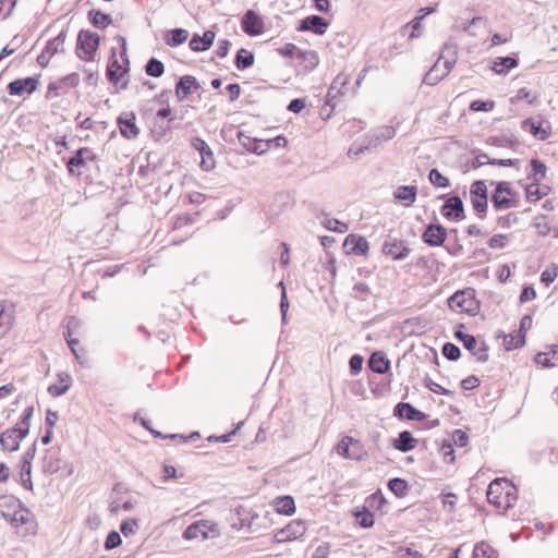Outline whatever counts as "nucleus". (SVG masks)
<instances>
[{
    "mask_svg": "<svg viewBox=\"0 0 558 558\" xmlns=\"http://www.w3.org/2000/svg\"><path fill=\"white\" fill-rule=\"evenodd\" d=\"M549 191L548 186L541 187L539 182L531 183L525 187L526 198L530 202H536L547 195Z\"/></svg>",
    "mask_w": 558,
    "mask_h": 558,
    "instance_id": "obj_42",
    "label": "nucleus"
},
{
    "mask_svg": "<svg viewBox=\"0 0 558 558\" xmlns=\"http://www.w3.org/2000/svg\"><path fill=\"white\" fill-rule=\"evenodd\" d=\"M441 351H442L444 356L449 361H457L461 355L460 348L451 342H446L442 345Z\"/></svg>",
    "mask_w": 558,
    "mask_h": 558,
    "instance_id": "obj_54",
    "label": "nucleus"
},
{
    "mask_svg": "<svg viewBox=\"0 0 558 558\" xmlns=\"http://www.w3.org/2000/svg\"><path fill=\"white\" fill-rule=\"evenodd\" d=\"M300 60H303L305 62H307L311 66V69L315 68L318 62H319V59H318V54L316 51H313V50H308V51H299V58Z\"/></svg>",
    "mask_w": 558,
    "mask_h": 558,
    "instance_id": "obj_58",
    "label": "nucleus"
},
{
    "mask_svg": "<svg viewBox=\"0 0 558 558\" xmlns=\"http://www.w3.org/2000/svg\"><path fill=\"white\" fill-rule=\"evenodd\" d=\"M145 72L148 76L160 77L165 73V65L160 60L153 57L147 61Z\"/></svg>",
    "mask_w": 558,
    "mask_h": 558,
    "instance_id": "obj_44",
    "label": "nucleus"
},
{
    "mask_svg": "<svg viewBox=\"0 0 558 558\" xmlns=\"http://www.w3.org/2000/svg\"><path fill=\"white\" fill-rule=\"evenodd\" d=\"M322 225L333 232L344 233L348 231V225L342 222L336 218H330L328 215H324V220H322Z\"/></svg>",
    "mask_w": 558,
    "mask_h": 558,
    "instance_id": "obj_45",
    "label": "nucleus"
},
{
    "mask_svg": "<svg viewBox=\"0 0 558 558\" xmlns=\"http://www.w3.org/2000/svg\"><path fill=\"white\" fill-rule=\"evenodd\" d=\"M495 186L490 202L496 210H507L518 206L517 192L512 190L508 181L490 182Z\"/></svg>",
    "mask_w": 558,
    "mask_h": 558,
    "instance_id": "obj_1",
    "label": "nucleus"
},
{
    "mask_svg": "<svg viewBox=\"0 0 558 558\" xmlns=\"http://www.w3.org/2000/svg\"><path fill=\"white\" fill-rule=\"evenodd\" d=\"M546 126H544V122L542 120L535 121L534 118L524 119L521 122L522 130L530 132L535 138L539 141H545L550 135V125L546 122Z\"/></svg>",
    "mask_w": 558,
    "mask_h": 558,
    "instance_id": "obj_18",
    "label": "nucleus"
},
{
    "mask_svg": "<svg viewBox=\"0 0 558 558\" xmlns=\"http://www.w3.org/2000/svg\"><path fill=\"white\" fill-rule=\"evenodd\" d=\"M558 276V267L556 265H553L551 267L546 268L541 274V281L545 283L546 286H549L555 281V279Z\"/></svg>",
    "mask_w": 558,
    "mask_h": 558,
    "instance_id": "obj_59",
    "label": "nucleus"
},
{
    "mask_svg": "<svg viewBox=\"0 0 558 558\" xmlns=\"http://www.w3.org/2000/svg\"><path fill=\"white\" fill-rule=\"evenodd\" d=\"M450 69L444 63L440 66V61L437 60L435 64L429 69V71L425 74L423 78V83L429 86H435L442 78H445L449 73Z\"/></svg>",
    "mask_w": 558,
    "mask_h": 558,
    "instance_id": "obj_27",
    "label": "nucleus"
},
{
    "mask_svg": "<svg viewBox=\"0 0 558 558\" xmlns=\"http://www.w3.org/2000/svg\"><path fill=\"white\" fill-rule=\"evenodd\" d=\"M96 159L95 153L88 147H82L77 149L68 162L66 168L71 174H75V168L85 166L86 161H93Z\"/></svg>",
    "mask_w": 558,
    "mask_h": 558,
    "instance_id": "obj_19",
    "label": "nucleus"
},
{
    "mask_svg": "<svg viewBox=\"0 0 558 558\" xmlns=\"http://www.w3.org/2000/svg\"><path fill=\"white\" fill-rule=\"evenodd\" d=\"M505 488H510V483L504 478H495L487 488V500L490 504L500 506L501 505V494Z\"/></svg>",
    "mask_w": 558,
    "mask_h": 558,
    "instance_id": "obj_28",
    "label": "nucleus"
},
{
    "mask_svg": "<svg viewBox=\"0 0 558 558\" xmlns=\"http://www.w3.org/2000/svg\"><path fill=\"white\" fill-rule=\"evenodd\" d=\"M38 81L35 77L16 78L9 83L7 89L11 96L32 94L37 88Z\"/></svg>",
    "mask_w": 558,
    "mask_h": 558,
    "instance_id": "obj_17",
    "label": "nucleus"
},
{
    "mask_svg": "<svg viewBox=\"0 0 558 558\" xmlns=\"http://www.w3.org/2000/svg\"><path fill=\"white\" fill-rule=\"evenodd\" d=\"M371 294V288L365 282H357L353 286V298L365 301Z\"/></svg>",
    "mask_w": 558,
    "mask_h": 558,
    "instance_id": "obj_55",
    "label": "nucleus"
},
{
    "mask_svg": "<svg viewBox=\"0 0 558 558\" xmlns=\"http://www.w3.org/2000/svg\"><path fill=\"white\" fill-rule=\"evenodd\" d=\"M347 254L364 256L369 250L367 240L359 234H349L343 242Z\"/></svg>",
    "mask_w": 558,
    "mask_h": 558,
    "instance_id": "obj_12",
    "label": "nucleus"
},
{
    "mask_svg": "<svg viewBox=\"0 0 558 558\" xmlns=\"http://www.w3.org/2000/svg\"><path fill=\"white\" fill-rule=\"evenodd\" d=\"M254 53L247 49L241 48L235 54L234 64L238 70L243 71L254 64Z\"/></svg>",
    "mask_w": 558,
    "mask_h": 558,
    "instance_id": "obj_39",
    "label": "nucleus"
},
{
    "mask_svg": "<svg viewBox=\"0 0 558 558\" xmlns=\"http://www.w3.org/2000/svg\"><path fill=\"white\" fill-rule=\"evenodd\" d=\"M518 66V60L512 57H498L494 60L493 71L497 74H507L511 69Z\"/></svg>",
    "mask_w": 558,
    "mask_h": 558,
    "instance_id": "obj_34",
    "label": "nucleus"
},
{
    "mask_svg": "<svg viewBox=\"0 0 558 558\" xmlns=\"http://www.w3.org/2000/svg\"><path fill=\"white\" fill-rule=\"evenodd\" d=\"M137 530H138V523H137V520H135V519L124 520V521H122V523L120 525V531L125 537L134 535Z\"/></svg>",
    "mask_w": 558,
    "mask_h": 558,
    "instance_id": "obj_56",
    "label": "nucleus"
},
{
    "mask_svg": "<svg viewBox=\"0 0 558 558\" xmlns=\"http://www.w3.org/2000/svg\"><path fill=\"white\" fill-rule=\"evenodd\" d=\"M238 140L240 144L245 148L246 151L252 153V147L256 144V137H251L250 135L245 134L243 131H239Z\"/></svg>",
    "mask_w": 558,
    "mask_h": 558,
    "instance_id": "obj_62",
    "label": "nucleus"
},
{
    "mask_svg": "<svg viewBox=\"0 0 558 558\" xmlns=\"http://www.w3.org/2000/svg\"><path fill=\"white\" fill-rule=\"evenodd\" d=\"M258 515L256 513H252L251 511L246 510L244 507H238L235 509V512L231 514L230 522L231 526L241 530L243 527H251L253 520L257 518Z\"/></svg>",
    "mask_w": 558,
    "mask_h": 558,
    "instance_id": "obj_24",
    "label": "nucleus"
},
{
    "mask_svg": "<svg viewBox=\"0 0 558 558\" xmlns=\"http://www.w3.org/2000/svg\"><path fill=\"white\" fill-rule=\"evenodd\" d=\"M416 185H400L393 192L396 201L403 202L405 206L412 205L416 201Z\"/></svg>",
    "mask_w": 558,
    "mask_h": 558,
    "instance_id": "obj_31",
    "label": "nucleus"
},
{
    "mask_svg": "<svg viewBox=\"0 0 558 558\" xmlns=\"http://www.w3.org/2000/svg\"><path fill=\"white\" fill-rule=\"evenodd\" d=\"M216 38V34L213 31H206L202 36L194 34L190 39V49L194 52H202L208 50Z\"/></svg>",
    "mask_w": 558,
    "mask_h": 558,
    "instance_id": "obj_23",
    "label": "nucleus"
},
{
    "mask_svg": "<svg viewBox=\"0 0 558 558\" xmlns=\"http://www.w3.org/2000/svg\"><path fill=\"white\" fill-rule=\"evenodd\" d=\"M89 22L97 28L104 29L112 23V17L108 13H104L100 10L93 9L88 11Z\"/></svg>",
    "mask_w": 558,
    "mask_h": 558,
    "instance_id": "obj_35",
    "label": "nucleus"
},
{
    "mask_svg": "<svg viewBox=\"0 0 558 558\" xmlns=\"http://www.w3.org/2000/svg\"><path fill=\"white\" fill-rule=\"evenodd\" d=\"M425 387L428 388L434 393H438V395H442V396H449V397H453V395H454L453 391H451V390H449L447 388H444L442 386H440L439 384L435 383L430 378H426L425 379Z\"/></svg>",
    "mask_w": 558,
    "mask_h": 558,
    "instance_id": "obj_57",
    "label": "nucleus"
},
{
    "mask_svg": "<svg viewBox=\"0 0 558 558\" xmlns=\"http://www.w3.org/2000/svg\"><path fill=\"white\" fill-rule=\"evenodd\" d=\"M457 58H458L457 45L452 44V43H446L438 60L440 61L441 59H444V63L450 70H452V68L454 66V64L457 62Z\"/></svg>",
    "mask_w": 558,
    "mask_h": 558,
    "instance_id": "obj_36",
    "label": "nucleus"
},
{
    "mask_svg": "<svg viewBox=\"0 0 558 558\" xmlns=\"http://www.w3.org/2000/svg\"><path fill=\"white\" fill-rule=\"evenodd\" d=\"M428 179L437 187H448L450 185L449 179L442 175L436 168L429 171Z\"/></svg>",
    "mask_w": 558,
    "mask_h": 558,
    "instance_id": "obj_53",
    "label": "nucleus"
},
{
    "mask_svg": "<svg viewBox=\"0 0 558 558\" xmlns=\"http://www.w3.org/2000/svg\"><path fill=\"white\" fill-rule=\"evenodd\" d=\"M388 487L397 497H404L408 493V483L400 477L391 478Z\"/></svg>",
    "mask_w": 558,
    "mask_h": 558,
    "instance_id": "obj_49",
    "label": "nucleus"
},
{
    "mask_svg": "<svg viewBox=\"0 0 558 558\" xmlns=\"http://www.w3.org/2000/svg\"><path fill=\"white\" fill-rule=\"evenodd\" d=\"M276 509L279 513L290 515L295 512L294 499L291 496H281L276 500Z\"/></svg>",
    "mask_w": 558,
    "mask_h": 558,
    "instance_id": "obj_40",
    "label": "nucleus"
},
{
    "mask_svg": "<svg viewBox=\"0 0 558 558\" xmlns=\"http://www.w3.org/2000/svg\"><path fill=\"white\" fill-rule=\"evenodd\" d=\"M367 365L374 373L385 374L390 368V361L383 351H375L371 354Z\"/></svg>",
    "mask_w": 558,
    "mask_h": 558,
    "instance_id": "obj_29",
    "label": "nucleus"
},
{
    "mask_svg": "<svg viewBox=\"0 0 558 558\" xmlns=\"http://www.w3.org/2000/svg\"><path fill=\"white\" fill-rule=\"evenodd\" d=\"M448 305L452 311L466 313L472 316L476 315L480 310V304L473 289L457 291L448 299Z\"/></svg>",
    "mask_w": 558,
    "mask_h": 558,
    "instance_id": "obj_2",
    "label": "nucleus"
},
{
    "mask_svg": "<svg viewBox=\"0 0 558 558\" xmlns=\"http://www.w3.org/2000/svg\"><path fill=\"white\" fill-rule=\"evenodd\" d=\"M396 130L393 126L384 125L365 135L364 142L369 150L376 149L383 142L393 138Z\"/></svg>",
    "mask_w": 558,
    "mask_h": 558,
    "instance_id": "obj_9",
    "label": "nucleus"
},
{
    "mask_svg": "<svg viewBox=\"0 0 558 558\" xmlns=\"http://www.w3.org/2000/svg\"><path fill=\"white\" fill-rule=\"evenodd\" d=\"M306 531L304 522L296 520L289 523L286 527L279 530L275 538L278 543L296 539L304 535Z\"/></svg>",
    "mask_w": 558,
    "mask_h": 558,
    "instance_id": "obj_16",
    "label": "nucleus"
},
{
    "mask_svg": "<svg viewBox=\"0 0 558 558\" xmlns=\"http://www.w3.org/2000/svg\"><path fill=\"white\" fill-rule=\"evenodd\" d=\"M189 32L184 28H174L167 33L165 41L170 47H177L186 41Z\"/></svg>",
    "mask_w": 558,
    "mask_h": 558,
    "instance_id": "obj_37",
    "label": "nucleus"
},
{
    "mask_svg": "<svg viewBox=\"0 0 558 558\" xmlns=\"http://www.w3.org/2000/svg\"><path fill=\"white\" fill-rule=\"evenodd\" d=\"M441 215L449 220L460 221L464 219V205L460 196L448 197L441 206Z\"/></svg>",
    "mask_w": 558,
    "mask_h": 558,
    "instance_id": "obj_7",
    "label": "nucleus"
},
{
    "mask_svg": "<svg viewBox=\"0 0 558 558\" xmlns=\"http://www.w3.org/2000/svg\"><path fill=\"white\" fill-rule=\"evenodd\" d=\"M192 147L202 156L201 167L205 171H209L215 167L214 153L209 145L201 137H194L191 142Z\"/></svg>",
    "mask_w": 558,
    "mask_h": 558,
    "instance_id": "obj_14",
    "label": "nucleus"
},
{
    "mask_svg": "<svg viewBox=\"0 0 558 558\" xmlns=\"http://www.w3.org/2000/svg\"><path fill=\"white\" fill-rule=\"evenodd\" d=\"M122 543V538L117 531H111L105 541V548L111 550Z\"/></svg>",
    "mask_w": 558,
    "mask_h": 558,
    "instance_id": "obj_64",
    "label": "nucleus"
},
{
    "mask_svg": "<svg viewBox=\"0 0 558 558\" xmlns=\"http://www.w3.org/2000/svg\"><path fill=\"white\" fill-rule=\"evenodd\" d=\"M393 415L409 421H422L426 416L423 412L407 402H399L393 409Z\"/></svg>",
    "mask_w": 558,
    "mask_h": 558,
    "instance_id": "obj_26",
    "label": "nucleus"
},
{
    "mask_svg": "<svg viewBox=\"0 0 558 558\" xmlns=\"http://www.w3.org/2000/svg\"><path fill=\"white\" fill-rule=\"evenodd\" d=\"M355 517L360 526L364 529H368L374 525V514L365 507L363 508V510L357 511L355 513Z\"/></svg>",
    "mask_w": 558,
    "mask_h": 558,
    "instance_id": "obj_52",
    "label": "nucleus"
},
{
    "mask_svg": "<svg viewBox=\"0 0 558 558\" xmlns=\"http://www.w3.org/2000/svg\"><path fill=\"white\" fill-rule=\"evenodd\" d=\"M463 328V325L461 324L459 326V329L454 331V338L458 339L460 342H462L463 347L468 351H473L476 348L477 341L476 338L473 335L465 333L461 329Z\"/></svg>",
    "mask_w": 558,
    "mask_h": 558,
    "instance_id": "obj_43",
    "label": "nucleus"
},
{
    "mask_svg": "<svg viewBox=\"0 0 558 558\" xmlns=\"http://www.w3.org/2000/svg\"><path fill=\"white\" fill-rule=\"evenodd\" d=\"M68 37V29H62L54 38L49 39L41 53L37 57V62L41 68H46L51 58L57 53H64V43Z\"/></svg>",
    "mask_w": 558,
    "mask_h": 558,
    "instance_id": "obj_5",
    "label": "nucleus"
},
{
    "mask_svg": "<svg viewBox=\"0 0 558 558\" xmlns=\"http://www.w3.org/2000/svg\"><path fill=\"white\" fill-rule=\"evenodd\" d=\"M365 151H369V148L368 146L366 145V143L363 141L362 144H357L356 142L353 143L351 145V147L349 148L348 150V157L349 158H353V159H357L362 154H364Z\"/></svg>",
    "mask_w": 558,
    "mask_h": 558,
    "instance_id": "obj_60",
    "label": "nucleus"
},
{
    "mask_svg": "<svg viewBox=\"0 0 558 558\" xmlns=\"http://www.w3.org/2000/svg\"><path fill=\"white\" fill-rule=\"evenodd\" d=\"M20 432L19 429H15L14 427L8 428L7 430L0 433V446L2 450L13 452L19 450L20 442L25 437H19Z\"/></svg>",
    "mask_w": 558,
    "mask_h": 558,
    "instance_id": "obj_22",
    "label": "nucleus"
},
{
    "mask_svg": "<svg viewBox=\"0 0 558 558\" xmlns=\"http://www.w3.org/2000/svg\"><path fill=\"white\" fill-rule=\"evenodd\" d=\"M128 71V66L122 69L121 64L116 59V51L112 49L111 58L106 72L108 81L112 84H117Z\"/></svg>",
    "mask_w": 558,
    "mask_h": 558,
    "instance_id": "obj_32",
    "label": "nucleus"
},
{
    "mask_svg": "<svg viewBox=\"0 0 558 558\" xmlns=\"http://www.w3.org/2000/svg\"><path fill=\"white\" fill-rule=\"evenodd\" d=\"M351 447H357L359 449L362 448V444L360 440L354 439L350 436H344L338 444H337V452L338 454L352 460H362V456L356 452H351Z\"/></svg>",
    "mask_w": 558,
    "mask_h": 558,
    "instance_id": "obj_25",
    "label": "nucleus"
},
{
    "mask_svg": "<svg viewBox=\"0 0 558 558\" xmlns=\"http://www.w3.org/2000/svg\"><path fill=\"white\" fill-rule=\"evenodd\" d=\"M534 361L542 367H553L558 364V361L553 357L551 345L548 348V351L537 353Z\"/></svg>",
    "mask_w": 558,
    "mask_h": 558,
    "instance_id": "obj_50",
    "label": "nucleus"
},
{
    "mask_svg": "<svg viewBox=\"0 0 558 558\" xmlns=\"http://www.w3.org/2000/svg\"><path fill=\"white\" fill-rule=\"evenodd\" d=\"M201 88L196 77L192 75H183L175 85V95L180 101L186 98L193 92Z\"/></svg>",
    "mask_w": 558,
    "mask_h": 558,
    "instance_id": "obj_21",
    "label": "nucleus"
},
{
    "mask_svg": "<svg viewBox=\"0 0 558 558\" xmlns=\"http://www.w3.org/2000/svg\"><path fill=\"white\" fill-rule=\"evenodd\" d=\"M417 442L418 440L414 438L409 430H402L399 433L398 437L392 440V446L401 452H408L414 449Z\"/></svg>",
    "mask_w": 558,
    "mask_h": 558,
    "instance_id": "obj_30",
    "label": "nucleus"
},
{
    "mask_svg": "<svg viewBox=\"0 0 558 558\" xmlns=\"http://www.w3.org/2000/svg\"><path fill=\"white\" fill-rule=\"evenodd\" d=\"M363 361V356L360 354H354L350 357L349 367L351 375L355 376L362 371Z\"/></svg>",
    "mask_w": 558,
    "mask_h": 558,
    "instance_id": "obj_63",
    "label": "nucleus"
},
{
    "mask_svg": "<svg viewBox=\"0 0 558 558\" xmlns=\"http://www.w3.org/2000/svg\"><path fill=\"white\" fill-rule=\"evenodd\" d=\"M329 26V22L319 15H308L300 22L298 31L300 32H312L316 35H323L326 33Z\"/></svg>",
    "mask_w": 558,
    "mask_h": 558,
    "instance_id": "obj_13",
    "label": "nucleus"
},
{
    "mask_svg": "<svg viewBox=\"0 0 558 558\" xmlns=\"http://www.w3.org/2000/svg\"><path fill=\"white\" fill-rule=\"evenodd\" d=\"M100 37L97 33L82 29L77 35L75 53L83 61H93L99 47Z\"/></svg>",
    "mask_w": 558,
    "mask_h": 558,
    "instance_id": "obj_3",
    "label": "nucleus"
},
{
    "mask_svg": "<svg viewBox=\"0 0 558 558\" xmlns=\"http://www.w3.org/2000/svg\"><path fill=\"white\" fill-rule=\"evenodd\" d=\"M447 234V229L441 225L429 223L422 234V240L432 247L440 246L446 241Z\"/></svg>",
    "mask_w": 558,
    "mask_h": 558,
    "instance_id": "obj_10",
    "label": "nucleus"
},
{
    "mask_svg": "<svg viewBox=\"0 0 558 558\" xmlns=\"http://www.w3.org/2000/svg\"><path fill=\"white\" fill-rule=\"evenodd\" d=\"M504 347L507 351L519 349L525 343V335L522 331H512L509 335H502Z\"/></svg>",
    "mask_w": 558,
    "mask_h": 558,
    "instance_id": "obj_33",
    "label": "nucleus"
},
{
    "mask_svg": "<svg viewBox=\"0 0 558 558\" xmlns=\"http://www.w3.org/2000/svg\"><path fill=\"white\" fill-rule=\"evenodd\" d=\"M241 27L246 35L258 36L264 33L265 23L254 10H247L242 17Z\"/></svg>",
    "mask_w": 558,
    "mask_h": 558,
    "instance_id": "obj_8",
    "label": "nucleus"
},
{
    "mask_svg": "<svg viewBox=\"0 0 558 558\" xmlns=\"http://www.w3.org/2000/svg\"><path fill=\"white\" fill-rule=\"evenodd\" d=\"M32 513L27 509H21L15 511L9 519L10 523L14 527H20L29 522Z\"/></svg>",
    "mask_w": 558,
    "mask_h": 558,
    "instance_id": "obj_46",
    "label": "nucleus"
},
{
    "mask_svg": "<svg viewBox=\"0 0 558 558\" xmlns=\"http://www.w3.org/2000/svg\"><path fill=\"white\" fill-rule=\"evenodd\" d=\"M533 226L535 227L537 234L539 236H546L550 233L551 228L549 222L547 221V217L545 215H538L534 218Z\"/></svg>",
    "mask_w": 558,
    "mask_h": 558,
    "instance_id": "obj_51",
    "label": "nucleus"
},
{
    "mask_svg": "<svg viewBox=\"0 0 558 558\" xmlns=\"http://www.w3.org/2000/svg\"><path fill=\"white\" fill-rule=\"evenodd\" d=\"M13 323L12 312L7 308L4 302L0 303V339L8 333Z\"/></svg>",
    "mask_w": 558,
    "mask_h": 558,
    "instance_id": "obj_38",
    "label": "nucleus"
},
{
    "mask_svg": "<svg viewBox=\"0 0 558 558\" xmlns=\"http://www.w3.org/2000/svg\"><path fill=\"white\" fill-rule=\"evenodd\" d=\"M472 558H496V551L488 544L481 542L474 546Z\"/></svg>",
    "mask_w": 558,
    "mask_h": 558,
    "instance_id": "obj_48",
    "label": "nucleus"
},
{
    "mask_svg": "<svg viewBox=\"0 0 558 558\" xmlns=\"http://www.w3.org/2000/svg\"><path fill=\"white\" fill-rule=\"evenodd\" d=\"M410 251L405 242L398 239L389 238L383 244L384 254L391 256L396 260L404 259Z\"/></svg>",
    "mask_w": 558,
    "mask_h": 558,
    "instance_id": "obj_15",
    "label": "nucleus"
},
{
    "mask_svg": "<svg viewBox=\"0 0 558 558\" xmlns=\"http://www.w3.org/2000/svg\"><path fill=\"white\" fill-rule=\"evenodd\" d=\"M470 199L478 217L483 218L488 206V192L484 180H477L471 184Z\"/></svg>",
    "mask_w": 558,
    "mask_h": 558,
    "instance_id": "obj_6",
    "label": "nucleus"
},
{
    "mask_svg": "<svg viewBox=\"0 0 558 558\" xmlns=\"http://www.w3.org/2000/svg\"><path fill=\"white\" fill-rule=\"evenodd\" d=\"M217 536H219L218 526L209 520H199L190 524L182 534V537L186 541L207 539Z\"/></svg>",
    "mask_w": 558,
    "mask_h": 558,
    "instance_id": "obj_4",
    "label": "nucleus"
},
{
    "mask_svg": "<svg viewBox=\"0 0 558 558\" xmlns=\"http://www.w3.org/2000/svg\"><path fill=\"white\" fill-rule=\"evenodd\" d=\"M136 117L134 112H122L118 119L117 124L120 133L128 140H134L140 134V129L135 123Z\"/></svg>",
    "mask_w": 558,
    "mask_h": 558,
    "instance_id": "obj_11",
    "label": "nucleus"
},
{
    "mask_svg": "<svg viewBox=\"0 0 558 558\" xmlns=\"http://www.w3.org/2000/svg\"><path fill=\"white\" fill-rule=\"evenodd\" d=\"M173 119L170 118L167 123L161 122L160 124H157V123L155 124V129H154L153 133L157 140H161L170 133V131H171L170 122Z\"/></svg>",
    "mask_w": 558,
    "mask_h": 558,
    "instance_id": "obj_61",
    "label": "nucleus"
},
{
    "mask_svg": "<svg viewBox=\"0 0 558 558\" xmlns=\"http://www.w3.org/2000/svg\"><path fill=\"white\" fill-rule=\"evenodd\" d=\"M532 172L530 173L529 178L533 180L532 183L541 182L546 177V166L544 162H542L539 159L533 158L530 162Z\"/></svg>",
    "mask_w": 558,
    "mask_h": 558,
    "instance_id": "obj_41",
    "label": "nucleus"
},
{
    "mask_svg": "<svg viewBox=\"0 0 558 558\" xmlns=\"http://www.w3.org/2000/svg\"><path fill=\"white\" fill-rule=\"evenodd\" d=\"M43 468L45 472L50 474L57 473L60 470V460L56 457L54 452L47 451Z\"/></svg>",
    "mask_w": 558,
    "mask_h": 558,
    "instance_id": "obj_47",
    "label": "nucleus"
},
{
    "mask_svg": "<svg viewBox=\"0 0 558 558\" xmlns=\"http://www.w3.org/2000/svg\"><path fill=\"white\" fill-rule=\"evenodd\" d=\"M347 83L348 77L344 74H338L335 77L326 95V106L331 107V109L336 107L335 99L344 94L343 88L347 85Z\"/></svg>",
    "mask_w": 558,
    "mask_h": 558,
    "instance_id": "obj_20",
    "label": "nucleus"
}]
</instances>
